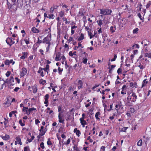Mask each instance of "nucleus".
<instances>
[{
  "label": "nucleus",
  "instance_id": "21",
  "mask_svg": "<svg viewBox=\"0 0 151 151\" xmlns=\"http://www.w3.org/2000/svg\"><path fill=\"white\" fill-rule=\"evenodd\" d=\"M22 55L20 57V58L22 59H24L27 57V54L26 52H23L22 53Z\"/></svg>",
  "mask_w": 151,
  "mask_h": 151
},
{
  "label": "nucleus",
  "instance_id": "5",
  "mask_svg": "<svg viewBox=\"0 0 151 151\" xmlns=\"http://www.w3.org/2000/svg\"><path fill=\"white\" fill-rule=\"evenodd\" d=\"M58 117L59 122L60 123H63L65 121L64 116L62 114V112H59L58 114Z\"/></svg>",
  "mask_w": 151,
  "mask_h": 151
},
{
  "label": "nucleus",
  "instance_id": "53",
  "mask_svg": "<svg viewBox=\"0 0 151 151\" xmlns=\"http://www.w3.org/2000/svg\"><path fill=\"white\" fill-rule=\"evenodd\" d=\"M73 148L76 151H78V149L76 145H75L73 147Z\"/></svg>",
  "mask_w": 151,
  "mask_h": 151
},
{
  "label": "nucleus",
  "instance_id": "60",
  "mask_svg": "<svg viewBox=\"0 0 151 151\" xmlns=\"http://www.w3.org/2000/svg\"><path fill=\"white\" fill-rule=\"evenodd\" d=\"M4 119L5 120V121H4V123L5 125V126H6L7 125V124L8 122V120H6V119L5 118Z\"/></svg>",
  "mask_w": 151,
  "mask_h": 151
},
{
  "label": "nucleus",
  "instance_id": "48",
  "mask_svg": "<svg viewBox=\"0 0 151 151\" xmlns=\"http://www.w3.org/2000/svg\"><path fill=\"white\" fill-rule=\"evenodd\" d=\"M135 46L137 48H139V45L138 44H135V45H134L132 46V48H133V49H134L135 48Z\"/></svg>",
  "mask_w": 151,
  "mask_h": 151
},
{
  "label": "nucleus",
  "instance_id": "59",
  "mask_svg": "<svg viewBox=\"0 0 151 151\" xmlns=\"http://www.w3.org/2000/svg\"><path fill=\"white\" fill-rule=\"evenodd\" d=\"M87 60H88L87 58H85V59H84L83 60V61H82V62L85 64H86L87 63Z\"/></svg>",
  "mask_w": 151,
  "mask_h": 151
},
{
  "label": "nucleus",
  "instance_id": "63",
  "mask_svg": "<svg viewBox=\"0 0 151 151\" xmlns=\"http://www.w3.org/2000/svg\"><path fill=\"white\" fill-rule=\"evenodd\" d=\"M28 102V100L27 99H25V100L22 103L25 106L26 105V104Z\"/></svg>",
  "mask_w": 151,
  "mask_h": 151
},
{
  "label": "nucleus",
  "instance_id": "31",
  "mask_svg": "<svg viewBox=\"0 0 151 151\" xmlns=\"http://www.w3.org/2000/svg\"><path fill=\"white\" fill-rule=\"evenodd\" d=\"M142 139H140L138 141L137 143V145L139 146H141L142 145Z\"/></svg>",
  "mask_w": 151,
  "mask_h": 151
},
{
  "label": "nucleus",
  "instance_id": "64",
  "mask_svg": "<svg viewBox=\"0 0 151 151\" xmlns=\"http://www.w3.org/2000/svg\"><path fill=\"white\" fill-rule=\"evenodd\" d=\"M19 123L22 126H23L24 125V124L22 123V120L19 121Z\"/></svg>",
  "mask_w": 151,
  "mask_h": 151
},
{
  "label": "nucleus",
  "instance_id": "39",
  "mask_svg": "<svg viewBox=\"0 0 151 151\" xmlns=\"http://www.w3.org/2000/svg\"><path fill=\"white\" fill-rule=\"evenodd\" d=\"M64 11H61L59 13V16L60 17H62L64 15Z\"/></svg>",
  "mask_w": 151,
  "mask_h": 151
},
{
  "label": "nucleus",
  "instance_id": "52",
  "mask_svg": "<svg viewBox=\"0 0 151 151\" xmlns=\"http://www.w3.org/2000/svg\"><path fill=\"white\" fill-rule=\"evenodd\" d=\"M105 147L104 146H102L101 147L100 151H105Z\"/></svg>",
  "mask_w": 151,
  "mask_h": 151
},
{
  "label": "nucleus",
  "instance_id": "8",
  "mask_svg": "<svg viewBox=\"0 0 151 151\" xmlns=\"http://www.w3.org/2000/svg\"><path fill=\"white\" fill-rule=\"evenodd\" d=\"M4 63L6 65H8L11 63L13 65L15 63V62L12 59H11L10 60H6L4 61Z\"/></svg>",
  "mask_w": 151,
  "mask_h": 151
},
{
  "label": "nucleus",
  "instance_id": "30",
  "mask_svg": "<svg viewBox=\"0 0 151 151\" xmlns=\"http://www.w3.org/2000/svg\"><path fill=\"white\" fill-rule=\"evenodd\" d=\"M47 16V18L50 19H54V16L52 14H48Z\"/></svg>",
  "mask_w": 151,
  "mask_h": 151
},
{
  "label": "nucleus",
  "instance_id": "45",
  "mask_svg": "<svg viewBox=\"0 0 151 151\" xmlns=\"http://www.w3.org/2000/svg\"><path fill=\"white\" fill-rule=\"evenodd\" d=\"M79 66V65L78 64H75L74 66H73V68L74 69L77 70L78 69V68Z\"/></svg>",
  "mask_w": 151,
  "mask_h": 151
},
{
  "label": "nucleus",
  "instance_id": "44",
  "mask_svg": "<svg viewBox=\"0 0 151 151\" xmlns=\"http://www.w3.org/2000/svg\"><path fill=\"white\" fill-rule=\"evenodd\" d=\"M120 105L119 104H116L115 106L116 109V110L118 111V109H119L120 107Z\"/></svg>",
  "mask_w": 151,
  "mask_h": 151
},
{
  "label": "nucleus",
  "instance_id": "23",
  "mask_svg": "<svg viewBox=\"0 0 151 151\" xmlns=\"http://www.w3.org/2000/svg\"><path fill=\"white\" fill-rule=\"evenodd\" d=\"M31 30L34 33H38L39 32V30L34 27H33L32 28Z\"/></svg>",
  "mask_w": 151,
  "mask_h": 151
},
{
  "label": "nucleus",
  "instance_id": "32",
  "mask_svg": "<svg viewBox=\"0 0 151 151\" xmlns=\"http://www.w3.org/2000/svg\"><path fill=\"white\" fill-rule=\"evenodd\" d=\"M145 57H148V58H151V53H145Z\"/></svg>",
  "mask_w": 151,
  "mask_h": 151
},
{
  "label": "nucleus",
  "instance_id": "16",
  "mask_svg": "<svg viewBox=\"0 0 151 151\" xmlns=\"http://www.w3.org/2000/svg\"><path fill=\"white\" fill-rule=\"evenodd\" d=\"M8 84H10V85H12V83L14 81V80L12 76H11L9 79H8Z\"/></svg>",
  "mask_w": 151,
  "mask_h": 151
},
{
  "label": "nucleus",
  "instance_id": "24",
  "mask_svg": "<svg viewBox=\"0 0 151 151\" xmlns=\"http://www.w3.org/2000/svg\"><path fill=\"white\" fill-rule=\"evenodd\" d=\"M100 115V113L99 112H97L95 114V117L97 120H100V118L99 116Z\"/></svg>",
  "mask_w": 151,
  "mask_h": 151
},
{
  "label": "nucleus",
  "instance_id": "50",
  "mask_svg": "<svg viewBox=\"0 0 151 151\" xmlns=\"http://www.w3.org/2000/svg\"><path fill=\"white\" fill-rule=\"evenodd\" d=\"M24 151H30L29 147H24Z\"/></svg>",
  "mask_w": 151,
  "mask_h": 151
},
{
  "label": "nucleus",
  "instance_id": "14",
  "mask_svg": "<svg viewBox=\"0 0 151 151\" xmlns=\"http://www.w3.org/2000/svg\"><path fill=\"white\" fill-rule=\"evenodd\" d=\"M74 133H75L78 137H79L81 134V132L77 128H75L73 130Z\"/></svg>",
  "mask_w": 151,
  "mask_h": 151
},
{
  "label": "nucleus",
  "instance_id": "18",
  "mask_svg": "<svg viewBox=\"0 0 151 151\" xmlns=\"http://www.w3.org/2000/svg\"><path fill=\"white\" fill-rule=\"evenodd\" d=\"M60 58H61V59H62V64H64V62H65V64H67V62L65 60H66L65 57V56L64 55H63L61 56Z\"/></svg>",
  "mask_w": 151,
  "mask_h": 151
},
{
  "label": "nucleus",
  "instance_id": "34",
  "mask_svg": "<svg viewBox=\"0 0 151 151\" xmlns=\"http://www.w3.org/2000/svg\"><path fill=\"white\" fill-rule=\"evenodd\" d=\"M35 138V137L34 136H31V139H29L28 138L27 139V141L29 142H31L32 140H33L34 138Z\"/></svg>",
  "mask_w": 151,
  "mask_h": 151
},
{
  "label": "nucleus",
  "instance_id": "29",
  "mask_svg": "<svg viewBox=\"0 0 151 151\" xmlns=\"http://www.w3.org/2000/svg\"><path fill=\"white\" fill-rule=\"evenodd\" d=\"M46 82V81L45 80H43L42 79H40L39 81V83L40 84L44 85Z\"/></svg>",
  "mask_w": 151,
  "mask_h": 151
},
{
  "label": "nucleus",
  "instance_id": "55",
  "mask_svg": "<svg viewBox=\"0 0 151 151\" xmlns=\"http://www.w3.org/2000/svg\"><path fill=\"white\" fill-rule=\"evenodd\" d=\"M11 74V72L9 71H8L6 73V76L8 77Z\"/></svg>",
  "mask_w": 151,
  "mask_h": 151
},
{
  "label": "nucleus",
  "instance_id": "25",
  "mask_svg": "<svg viewBox=\"0 0 151 151\" xmlns=\"http://www.w3.org/2000/svg\"><path fill=\"white\" fill-rule=\"evenodd\" d=\"M2 138L5 140H8L9 138V135L6 134L5 136H3Z\"/></svg>",
  "mask_w": 151,
  "mask_h": 151
},
{
  "label": "nucleus",
  "instance_id": "19",
  "mask_svg": "<svg viewBox=\"0 0 151 151\" xmlns=\"http://www.w3.org/2000/svg\"><path fill=\"white\" fill-rule=\"evenodd\" d=\"M77 28V26L75 25L71 27V32L72 34H74L75 31V29H76Z\"/></svg>",
  "mask_w": 151,
  "mask_h": 151
},
{
  "label": "nucleus",
  "instance_id": "46",
  "mask_svg": "<svg viewBox=\"0 0 151 151\" xmlns=\"http://www.w3.org/2000/svg\"><path fill=\"white\" fill-rule=\"evenodd\" d=\"M138 29L136 28L133 30V33L134 34H136L137 33L138 31Z\"/></svg>",
  "mask_w": 151,
  "mask_h": 151
},
{
  "label": "nucleus",
  "instance_id": "56",
  "mask_svg": "<svg viewBox=\"0 0 151 151\" xmlns=\"http://www.w3.org/2000/svg\"><path fill=\"white\" fill-rule=\"evenodd\" d=\"M122 69L120 68H119L117 70V73L118 74H119L120 73H122Z\"/></svg>",
  "mask_w": 151,
  "mask_h": 151
},
{
  "label": "nucleus",
  "instance_id": "11",
  "mask_svg": "<svg viewBox=\"0 0 151 151\" xmlns=\"http://www.w3.org/2000/svg\"><path fill=\"white\" fill-rule=\"evenodd\" d=\"M56 57L55 60L56 61H59L61 60V54L60 52L56 53Z\"/></svg>",
  "mask_w": 151,
  "mask_h": 151
},
{
  "label": "nucleus",
  "instance_id": "26",
  "mask_svg": "<svg viewBox=\"0 0 151 151\" xmlns=\"http://www.w3.org/2000/svg\"><path fill=\"white\" fill-rule=\"evenodd\" d=\"M84 38V35L82 33H81L80 36L78 38V40L79 41H80L83 40Z\"/></svg>",
  "mask_w": 151,
  "mask_h": 151
},
{
  "label": "nucleus",
  "instance_id": "61",
  "mask_svg": "<svg viewBox=\"0 0 151 151\" xmlns=\"http://www.w3.org/2000/svg\"><path fill=\"white\" fill-rule=\"evenodd\" d=\"M16 141H17L19 143L21 141V139L19 137H17L16 138Z\"/></svg>",
  "mask_w": 151,
  "mask_h": 151
},
{
  "label": "nucleus",
  "instance_id": "51",
  "mask_svg": "<svg viewBox=\"0 0 151 151\" xmlns=\"http://www.w3.org/2000/svg\"><path fill=\"white\" fill-rule=\"evenodd\" d=\"M32 89L33 90V92L34 93H36L37 91V88L36 87H34L32 88Z\"/></svg>",
  "mask_w": 151,
  "mask_h": 151
},
{
  "label": "nucleus",
  "instance_id": "36",
  "mask_svg": "<svg viewBox=\"0 0 151 151\" xmlns=\"http://www.w3.org/2000/svg\"><path fill=\"white\" fill-rule=\"evenodd\" d=\"M47 145L48 146L51 145L52 144V143L51 141L50 140V138L48 139V140L47 141Z\"/></svg>",
  "mask_w": 151,
  "mask_h": 151
},
{
  "label": "nucleus",
  "instance_id": "6",
  "mask_svg": "<svg viewBox=\"0 0 151 151\" xmlns=\"http://www.w3.org/2000/svg\"><path fill=\"white\" fill-rule=\"evenodd\" d=\"M76 81H77V83H75V84L77 85L78 89H80L82 88L83 85V83L82 81L79 80H77Z\"/></svg>",
  "mask_w": 151,
  "mask_h": 151
},
{
  "label": "nucleus",
  "instance_id": "17",
  "mask_svg": "<svg viewBox=\"0 0 151 151\" xmlns=\"http://www.w3.org/2000/svg\"><path fill=\"white\" fill-rule=\"evenodd\" d=\"M97 23L98 25L101 27V25L103 24V20L100 18H99V20L97 21Z\"/></svg>",
  "mask_w": 151,
  "mask_h": 151
},
{
  "label": "nucleus",
  "instance_id": "27",
  "mask_svg": "<svg viewBox=\"0 0 151 151\" xmlns=\"http://www.w3.org/2000/svg\"><path fill=\"white\" fill-rule=\"evenodd\" d=\"M24 41L25 42V43L27 45L29 43V38L28 37H26L24 39Z\"/></svg>",
  "mask_w": 151,
  "mask_h": 151
},
{
  "label": "nucleus",
  "instance_id": "15",
  "mask_svg": "<svg viewBox=\"0 0 151 151\" xmlns=\"http://www.w3.org/2000/svg\"><path fill=\"white\" fill-rule=\"evenodd\" d=\"M92 32L93 31H91V29H90V31H87L88 35L90 39H91L93 37V35Z\"/></svg>",
  "mask_w": 151,
  "mask_h": 151
},
{
  "label": "nucleus",
  "instance_id": "10",
  "mask_svg": "<svg viewBox=\"0 0 151 151\" xmlns=\"http://www.w3.org/2000/svg\"><path fill=\"white\" fill-rule=\"evenodd\" d=\"M80 120L81 122V124L82 125L83 127H85V126L86 125H87L88 123L86 122V121L83 119V118H81L80 119Z\"/></svg>",
  "mask_w": 151,
  "mask_h": 151
},
{
  "label": "nucleus",
  "instance_id": "3",
  "mask_svg": "<svg viewBox=\"0 0 151 151\" xmlns=\"http://www.w3.org/2000/svg\"><path fill=\"white\" fill-rule=\"evenodd\" d=\"M101 14L103 15H106L110 14L111 12V10L107 9H102L100 10Z\"/></svg>",
  "mask_w": 151,
  "mask_h": 151
},
{
  "label": "nucleus",
  "instance_id": "43",
  "mask_svg": "<svg viewBox=\"0 0 151 151\" xmlns=\"http://www.w3.org/2000/svg\"><path fill=\"white\" fill-rule=\"evenodd\" d=\"M40 147L42 149L45 148L44 144L43 142H42L40 144Z\"/></svg>",
  "mask_w": 151,
  "mask_h": 151
},
{
  "label": "nucleus",
  "instance_id": "35",
  "mask_svg": "<svg viewBox=\"0 0 151 151\" xmlns=\"http://www.w3.org/2000/svg\"><path fill=\"white\" fill-rule=\"evenodd\" d=\"M77 47H78V49H81L83 48V46H82V44L81 43V42H78V46H77Z\"/></svg>",
  "mask_w": 151,
  "mask_h": 151
},
{
  "label": "nucleus",
  "instance_id": "41",
  "mask_svg": "<svg viewBox=\"0 0 151 151\" xmlns=\"http://www.w3.org/2000/svg\"><path fill=\"white\" fill-rule=\"evenodd\" d=\"M49 68V66L48 65H47L46 67L43 68V70L46 72L47 71Z\"/></svg>",
  "mask_w": 151,
  "mask_h": 151
},
{
  "label": "nucleus",
  "instance_id": "47",
  "mask_svg": "<svg viewBox=\"0 0 151 151\" xmlns=\"http://www.w3.org/2000/svg\"><path fill=\"white\" fill-rule=\"evenodd\" d=\"M137 16L141 20H142V22H143L144 18L142 17V16L141 14L140 13H138L137 14Z\"/></svg>",
  "mask_w": 151,
  "mask_h": 151
},
{
  "label": "nucleus",
  "instance_id": "49",
  "mask_svg": "<svg viewBox=\"0 0 151 151\" xmlns=\"http://www.w3.org/2000/svg\"><path fill=\"white\" fill-rule=\"evenodd\" d=\"M64 47L67 50H68L69 49L68 45L66 44H65L64 45Z\"/></svg>",
  "mask_w": 151,
  "mask_h": 151
},
{
  "label": "nucleus",
  "instance_id": "2",
  "mask_svg": "<svg viewBox=\"0 0 151 151\" xmlns=\"http://www.w3.org/2000/svg\"><path fill=\"white\" fill-rule=\"evenodd\" d=\"M51 40V35L50 34H48L47 36L44 38L42 42L43 43L47 44H51L50 42Z\"/></svg>",
  "mask_w": 151,
  "mask_h": 151
},
{
  "label": "nucleus",
  "instance_id": "4",
  "mask_svg": "<svg viewBox=\"0 0 151 151\" xmlns=\"http://www.w3.org/2000/svg\"><path fill=\"white\" fill-rule=\"evenodd\" d=\"M15 39L14 38L8 37L6 39V42L8 45L11 46L15 43Z\"/></svg>",
  "mask_w": 151,
  "mask_h": 151
},
{
  "label": "nucleus",
  "instance_id": "38",
  "mask_svg": "<svg viewBox=\"0 0 151 151\" xmlns=\"http://www.w3.org/2000/svg\"><path fill=\"white\" fill-rule=\"evenodd\" d=\"M42 42V41L40 40L39 38H38V40L36 44L37 45V46L38 47L40 44Z\"/></svg>",
  "mask_w": 151,
  "mask_h": 151
},
{
  "label": "nucleus",
  "instance_id": "1",
  "mask_svg": "<svg viewBox=\"0 0 151 151\" xmlns=\"http://www.w3.org/2000/svg\"><path fill=\"white\" fill-rule=\"evenodd\" d=\"M137 98V96L134 93H130L128 97L127 98V99L129 102H135Z\"/></svg>",
  "mask_w": 151,
  "mask_h": 151
},
{
  "label": "nucleus",
  "instance_id": "28",
  "mask_svg": "<svg viewBox=\"0 0 151 151\" xmlns=\"http://www.w3.org/2000/svg\"><path fill=\"white\" fill-rule=\"evenodd\" d=\"M148 82V81H147L146 79L144 80L142 82V85L141 88H142L143 87L145 86L147 84V83Z\"/></svg>",
  "mask_w": 151,
  "mask_h": 151
},
{
  "label": "nucleus",
  "instance_id": "62",
  "mask_svg": "<svg viewBox=\"0 0 151 151\" xmlns=\"http://www.w3.org/2000/svg\"><path fill=\"white\" fill-rule=\"evenodd\" d=\"M70 142V138H69L67 140V141L66 143V144L68 145Z\"/></svg>",
  "mask_w": 151,
  "mask_h": 151
},
{
  "label": "nucleus",
  "instance_id": "12",
  "mask_svg": "<svg viewBox=\"0 0 151 151\" xmlns=\"http://www.w3.org/2000/svg\"><path fill=\"white\" fill-rule=\"evenodd\" d=\"M22 110L23 111L25 112V114L27 115H29L30 114L28 107H24V108H23Z\"/></svg>",
  "mask_w": 151,
  "mask_h": 151
},
{
  "label": "nucleus",
  "instance_id": "37",
  "mask_svg": "<svg viewBox=\"0 0 151 151\" xmlns=\"http://www.w3.org/2000/svg\"><path fill=\"white\" fill-rule=\"evenodd\" d=\"M50 45L51 44H47V46L46 48V52H48L49 51Z\"/></svg>",
  "mask_w": 151,
  "mask_h": 151
},
{
  "label": "nucleus",
  "instance_id": "7",
  "mask_svg": "<svg viewBox=\"0 0 151 151\" xmlns=\"http://www.w3.org/2000/svg\"><path fill=\"white\" fill-rule=\"evenodd\" d=\"M27 70L25 68H22L20 72V77H23L25 76L27 74Z\"/></svg>",
  "mask_w": 151,
  "mask_h": 151
},
{
  "label": "nucleus",
  "instance_id": "9",
  "mask_svg": "<svg viewBox=\"0 0 151 151\" xmlns=\"http://www.w3.org/2000/svg\"><path fill=\"white\" fill-rule=\"evenodd\" d=\"M49 96L48 94H46L45 96L44 97V99L45 101H44V103L45 104V106L46 107L48 105L47 104L48 102V99H49Z\"/></svg>",
  "mask_w": 151,
  "mask_h": 151
},
{
  "label": "nucleus",
  "instance_id": "54",
  "mask_svg": "<svg viewBox=\"0 0 151 151\" xmlns=\"http://www.w3.org/2000/svg\"><path fill=\"white\" fill-rule=\"evenodd\" d=\"M117 58V56L116 55H115L114 56V58L112 59L111 60V61H114Z\"/></svg>",
  "mask_w": 151,
  "mask_h": 151
},
{
  "label": "nucleus",
  "instance_id": "20",
  "mask_svg": "<svg viewBox=\"0 0 151 151\" xmlns=\"http://www.w3.org/2000/svg\"><path fill=\"white\" fill-rule=\"evenodd\" d=\"M130 87L133 88H137V83L136 82H134V83L131 82L130 83Z\"/></svg>",
  "mask_w": 151,
  "mask_h": 151
},
{
  "label": "nucleus",
  "instance_id": "40",
  "mask_svg": "<svg viewBox=\"0 0 151 151\" xmlns=\"http://www.w3.org/2000/svg\"><path fill=\"white\" fill-rule=\"evenodd\" d=\"M55 9V7L54 6L52 7L50 9V14H52L54 10Z\"/></svg>",
  "mask_w": 151,
  "mask_h": 151
},
{
  "label": "nucleus",
  "instance_id": "58",
  "mask_svg": "<svg viewBox=\"0 0 151 151\" xmlns=\"http://www.w3.org/2000/svg\"><path fill=\"white\" fill-rule=\"evenodd\" d=\"M69 56L72 57L73 58H74L73 55H74L73 54V53L72 51H70L69 53Z\"/></svg>",
  "mask_w": 151,
  "mask_h": 151
},
{
  "label": "nucleus",
  "instance_id": "22",
  "mask_svg": "<svg viewBox=\"0 0 151 151\" xmlns=\"http://www.w3.org/2000/svg\"><path fill=\"white\" fill-rule=\"evenodd\" d=\"M16 0H7V4H13V5L14 4Z\"/></svg>",
  "mask_w": 151,
  "mask_h": 151
},
{
  "label": "nucleus",
  "instance_id": "13",
  "mask_svg": "<svg viewBox=\"0 0 151 151\" xmlns=\"http://www.w3.org/2000/svg\"><path fill=\"white\" fill-rule=\"evenodd\" d=\"M44 127L42 126L41 127V128L40 129V135L41 136L44 135L45 134V131L44 130Z\"/></svg>",
  "mask_w": 151,
  "mask_h": 151
},
{
  "label": "nucleus",
  "instance_id": "33",
  "mask_svg": "<svg viewBox=\"0 0 151 151\" xmlns=\"http://www.w3.org/2000/svg\"><path fill=\"white\" fill-rule=\"evenodd\" d=\"M115 28L113 26H111L110 28V31L112 33L114 32L115 31Z\"/></svg>",
  "mask_w": 151,
  "mask_h": 151
},
{
  "label": "nucleus",
  "instance_id": "57",
  "mask_svg": "<svg viewBox=\"0 0 151 151\" xmlns=\"http://www.w3.org/2000/svg\"><path fill=\"white\" fill-rule=\"evenodd\" d=\"M29 111L30 113L31 112L33 111L36 110V108H29Z\"/></svg>",
  "mask_w": 151,
  "mask_h": 151
},
{
  "label": "nucleus",
  "instance_id": "42",
  "mask_svg": "<svg viewBox=\"0 0 151 151\" xmlns=\"http://www.w3.org/2000/svg\"><path fill=\"white\" fill-rule=\"evenodd\" d=\"M12 36L13 37L16 38L17 42H18V38L17 37V35L15 34H13L12 35Z\"/></svg>",
  "mask_w": 151,
  "mask_h": 151
}]
</instances>
